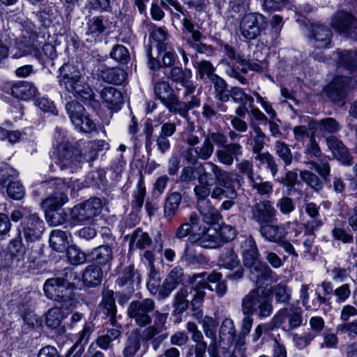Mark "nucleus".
<instances>
[{"label": "nucleus", "mask_w": 357, "mask_h": 357, "mask_svg": "<svg viewBox=\"0 0 357 357\" xmlns=\"http://www.w3.org/2000/svg\"><path fill=\"white\" fill-rule=\"evenodd\" d=\"M47 26H42L37 29L31 22L27 21L22 25L19 45H21L20 48H24L25 54H31L39 61L53 60L57 54Z\"/></svg>", "instance_id": "obj_1"}, {"label": "nucleus", "mask_w": 357, "mask_h": 357, "mask_svg": "<svg viewBox=\"0 0 357 357\" xmlns=\"http://www.w3.org/2000/svg\"><path fill=\"white\" fill-rule=\"evenodd\" d=\"M114 291H102V301L100 304L102 313L108 319L104 324L103 334L98 336L97 344L103 349L112 347V342L119 337L122 333V326L116 319V307L113 296Z\"/></svg>", "instance_id": "obj_2"}, {"label": "nucleus", "mask_w": 357, "mask_h": 357, "mask_svg": "<svg viewBox=\"0 0 357 357\" xmlns=\"http://www.w3.org/2000/svg\"><path fill=\"white\" fill-rule=\"evenodd\" d=\"M59 83L74 97L82 101H89L91 105L98 104L94 100V93L89 84L85 83L79 69L73 65L66 63L60 68Z\"/></svg>", "instance_id": "obj_3"}, {"label": "nucleus", "mask_w": 357, "mask_h": 357, "mask_svg": "<svg viewBox=\"0 0 357 357\" xmlns=\"http://www.w3.org/2000/svg\"><path fill=\"white\" fill-rule=\"evenodd\" d=\"M247 267L250 270V280L255 282L258 288H261L271 277L272 270L259 260V252L255 239L250 236L247 239Z\"/></svg>", "instance_id": "obj_4"}, {"label": "nucleus", "mask_w": 357, "mask_h": 357, "mask_svg": "<svg viewBox=\"0 0 357 357\" xmlns=\"http://www.w3.org/2000/svg\"><path fill=\"white\" fill-rule=\"evenodd\" d=\"M45 296L55 302L56 307L50 309L46 314L47 327L56 328L61 324L63 316L61 309L68 310L75 307L77 299L73 291H45Z\"/></svg>", "instance_id": "obj_5"}, {"label": "nucleus", "mask_w": 357, "mask_h": 357, "mask_svg": "<svg viewBox=\"0 0 357 357\" xmlns=\"http://www.w3.org/2000/svg\"><path fill=\"white\" fill-rule=\"evenodd\" d=\"M206 165L213 173L216 182V185L211 192V198L218 200L224 198L230 199L236 198L237 193L232 188L231 179L228 174L213 162H206Z\"/></svg>", "instance_id": "obj_6"}, {"label": "nucleus", "mask_w": 357, "mask_h": 357, "mask_svg": "<svg viewBox=\"0 0 357 357\" xmlns=\"http://www.w3.org/2000/svg\"><path fill=\"white\" fill-rule=\"evenodd\" d=\"M43 186L47 190H52V192H49L50 195L41 204L45 211L56 210L68 200V197L65 193L68 188L62 179L56 178L50 181L43 182Z\"/></svg>", "instance_id": "obj_7"}, {"label": "nucleus", "mask_w": 357, "mask_h": 357, "mask_svg": "<svg viewBox=\"0 0 357 357\" xmlns=\"http://www.w3.org/2000/svg\"><path fill=\"white\" fill-rule=\"evenodd\" d=\"M102 207L100 199L91 198L71 209L69 221L75 225L84 222L100 213Z\"/></svg>", "instance_id": "obj_8"}, {"label": "nucleus", "mask_w": 357, "mask_h": 357, "mask_svg": "<svg viewBox=\"0 0 357 357\" xmlns=\"http://www.w3.org/2000/svg\"><path fill=\"white\" fill-rule=\"evenodd\" d=\"M155 308L154 301L151 298H146L141 301H132L128 307V317L135 320L137 326L145 327L151 323L152 317L150 314Z\"/></svg>", "instance_id": "obj_9"}, {"label": "nucleus", "mask_w": 357, "mask_h": 357, "mask_svg": "<svg viewBox=\"0 0 357 357\" xmlns=\"http://www.w3.org/2000/svg\"><path fill=\"white\" fill-rule=\"evenodd\" d=\"M75 145V157L78 163L94 161L97 158L98 151L108 149V144L103 140H79Z\"/></svg>", "instance_id": "obj_10"}, {"label": "nucleus", "mask_w": 357, "mask_h": 357, "mask_svg": "<svg viewBox=\"0 0 357 357\" xmlns=\"http://www.w3.org/2000/svg\"><path fill=\"white\" fill-rule=\"evenodd\" d=\"M157 77L158 75L154 73L152 77L154 95L157 99L160 100L161 103L168 111L172 113L178 96L168 82L159 81L157 79Z\"/></svg>", "instance_id": "obj_11"}, {"label": "nucleus", "mask_w": 357, "mask_h": 357, "mask_svg": "<svg viewBox=\"0 0 357 357\" xmlns=\"http://www.w3.org/2000/svg\"><path fill=\"white\" fill-rule=\"evenodd\" d=\"M214 152V145L209 139L204 137L203 142L196 147H188L181 152V157L187 163L195 165L199 160L209 159Z\"/></svg>", "instance_id": "obj_12"}, {"label": "nucleus", "mask_w": 357, "mask_h": 357, "mask_svg": "<svg viewBox=\"0 0 357 357\" xmlns=\"http://www.w3.org/2000/svg\"><path fill=\"white\" fill-rule=\"evenodd\" d=\"M348 84V77H335L327 86V96L334 103L338 105H343L344 104Z\"/></svg>", "instance_id": "obj_13"}, {"label": "nucleus", "mask_w": 357, "mask_h": 357, "mask_svg": "<svg viewBox=\"0 0 357 357\" xmlns=\"http://www.w3.org/2000/svg\"><path fill=\"white\" fill-rule=\"evenodd\" d=\"M225 51L228 58L234 61L233 66L227 70L228 75L243 84L245 75V63L243 55L237 54L234 49L228 45L225 46Z\"/></svg>", "instance_id": "obj_14"}, {"label": "nucleus", "mask_w": 357, "mask_h": 357, "mask_svg": "<svg viewBox=\"0 0 357 357\" xmlns=\"http://www.w3.org/2000/svg\"><path fill=\"white\" fill-rule=\"evenodd\" d=\"M22 228L25 238L33 241L40 238L43 234L44 222L36 213H31L24 218Z\"/></svg>", "instance_id": "obj_15"}, {"label": "nucleus", "mask_w": 357, "mask_h": 357, "mask_svg": "<svg viewBox=\"0 0 357 357\" xmlns=\"http://www.w3.org/2000/svg\"><path fill=\"white\" fill-rule=\"evenodd\" d=\"M189 239L191 243H197L200 247L206 249H215L221 247L216 228H204L201 232L191 234Z\"/></svg>", "instance_id": "obj_16"}, {"label": "nucleus", "mask_w": 357, "mask_h": 357, "mask_svg": "<svg viewBox=\"0 0 357 357\" xmlns=\"http://www.w3.org/2000/svg\"><path fill=\"white\" fill-rule=\"evenodd\" d=\"M301 312L300 307L283 308L274 317V321L277 325L281 326L287 320L290 328H297L302 324Z\"/></svg>", "instance_id": "obj_17"}, {"label": "nucleus", "mask_w": 357, "mask_h": 357, "mask_svg": "<svg viewBox=\"0 0 357 357\" xmlns=\"http://www.w3.org/2000/svg\"><path fill=\"white\" fill-rule=\"evenodd\" d=\"M311 42L318 48L327 47L331 43V31L326 26L321 24H310Z\"/></svg>", "instance_id": "obj_18"}, {"label": "nucleus", "mask_w": 357, "mask_h": 357, "mask_svg": "<svg viewBox=\"0 0 357 357\" xmlns=\"http://www.w3.org/2000/svg\"><path fill=\"white\" fill-rule=\"evenodd\" d=\"M275 214L276 210L273 202L268 200L260 202L252 208V218L260 224L268 223Z\"/></svg>", "instance_id": "obj_19"}, {"label": "nucleus", "mask_w": 357, "mask_h": 357, "mask_svg": "<svg viewBox=\"0 0 357 357\" xmlns=\"http://www.w3.org/2000/svg\"><path fill=\"white\" fill-rule=\"evenodd\" d=\"M265 17L258 13L247 14V39L255 38L266 27Z\"/></svg>", "instance_id": "obj_20"}, {"label": "nucleus", "mask_w": 357, "mask_h": 357, "mask_svg": "<svg viewBox=\"0 0 357 357\" xmlns=\"http://www.w3.org/2000/svg\"><path fill=\"white\" fill-rule=\"evenodd\" d=\"M71 273L67 269L59 272L54 277L46 280L43 284V290H56L66 289L73 290L75 289L74 284L70 282L68 274Z\"/></svg>", "instance_id": "obj_21"}, {"label": "nucleus", "mask_w": 357, "mask_h": 357, "mask_svg": "<svg viewBox=\"0 0 357 357\" xmlns=\"http://www.w3.org/2000/svg\"><path fill=\"white\" fill-rule=\"evenodd\" d=\"M222 274L217 272H213L207 275L206 273L204 272L199 274L194 275L190 280L193 290H204L208 289L213 290V288L209 283H216L220 280Z\"/></svg>", "instance_id": "obj_22"}, {"label": "nucleus", "mask_w": 357, "mask_h": 357, "mask_svg": "<svg viewBox=\"0 0 357 357\" xmlns=\"http://www.w3.org/2000/svg\"><path fill=\"white\" fill-rule=\"evenodd\" d=\"M108 28L107 20L103 16L89 17L86 23V35L96 40Z\"/></svg>", "instance_id": "obj_23"}, {"label": "nucleus", "mask_w": 357, "mask_h": 357, "mask_svg": "<svg viewBox=\"0 0 357 357\" xmlns=\"http://www.w3.org/2000/svg\"><path fill=\"white\" fill-rule=\"evenodd\" d=\"M182 199V194L179 192H170L168 193L163 205L165 218L170 221L176 216L179 211Z\"/></svg>", "instance_id": "obj_24"}, {"label": "nucleus", "mask_w": 357, "mask_h": 357, "mask_svg": "<svg viewBox=\"0 0 357 357\" xmlns=\"http://www.w3.org/2000/svg\"><path fill=\"white\" fill-rule=\"evenodd\" d=\"M90 256L92 261L98 266H109L113 259L112 245H102L91 251Z\"/></svg>", "instance_id": "obj_25"}, {"label": "nucleus", "mask_w": 357, "mask_h": 357, "mask_svg": "<svg viewBox=\"0 0 357 357\" xmlns=\"http://www.w3.org/2000/svg\"><path fill=\"white\" fill-rule=\"evenodd\" d=\"M326 143L333 155L345 165L351 164V157L343 143L334 136L327 138Z\"/></svg>", "instance_id": "obj_26"}, {"label": "nucleus", "mask_w": 357, "mask_h": 357, "mask_svg": "<svg viewBox=\"0 0 357 357\" xmlns=\"http://www.w3.org/2000/svg\"><path fill=\"white\" fill-rule=\"evenodd\" d=\"M38 93L33 83L26 81H18L11 87V94L16 98L26 100L36 97Z\"/></svg>", "instance_id": "obj_27"}, {"label": "nucleus", "mask_w": 357, "mask_h": 357, "mask_svg": "<svg viewBox=\"0 0 357 357\" xmlns=\"http://www.w3.org/2000/svg\"><path fill=\"white\" fill-rule=\"evenodd\" d=\"M331 25L338 31L344 33L351 28L357 27V21L352 15L339 11L333 17Z\"/></svg>", "instance_id": "obj_28"}, {"label": "nucleus", "mask_w": 357, "mask_h": 357, "mask_svg": "<svg viewBox=\"0 0 357 357\" xmlns=\"http://www.w3.org/2000/svg\"><path fill=\"white\" fill-rule=\"evenodd\" d=\"M247 176L249 178L250 185L252 190H255L257 193L264 196H269L273 191V186L271 181H262V178L259 175H255L254 172L249 169V165L247 162Z\"/></svg>", "instance_id": "obj_29"}, {"label": "nucleus", "mask_w": 357, "mask_h": 357, "mask_svg": "<svg viewBox=\"0 0 357 357\" xmlns=\"http://www.w3.org/2000/svg\"><path fill=\"white\" fill-rule=\"evenodd\" d=\"M259 231L266 241L271 243H280L286 236L285 229L278 225H261Z\"/></svg>", "instance_id": "obj_30"}, {"label": "nucleus", "mask_w": 357, "mask_h": 357, "mask_svg": "<svg viewBox=\"0 0 357 357\" xmlns=\"http://www.w3.org/2000/svg\"><path fill=\"white\" fill-rule=\"evenodd\" d=\"M197 209L204 221L208 224H215L221 219L220 212L211 205L210 201L198 202Z\"/></svg>", "instance_id": "obj_31"}, {"label": "nucleus", "mask_w": 357, "mask_h": 357, "mask_svg": "<svg viewBox=\"0 0 357 357\" xmlns=\"http://www.w3.org/2000/svg\"><path fill=\"white\" fill-rule=\"evenodd\" d=\"M200 105L201 100L197 96H191L190 100L187 102L181 101L178 97L172 114H178L180 116L188 121L190 119L189 111L193 108L199 107Z\"/></svg>", "instance_id": "obj_32"}, {"label": "nucleus", "mask_w": 357, "mask_h": 357, "mask_svg": "<svg viewBox=\"0 0 357 357\" xmlns=\"http://www.w3.org/2000/svg\"><path fill=\"white\" fill-rule=\"evenodd\" d=\"M58 149V160L61 169L71 167L77 162L75 157V145L60 144Z\"/></svg>", "instance_id": "obj_33"}, {"label": "nucleus", "mask_w": 357, "mask_h": 357, "mask_svg": "<svg viewBox=\"0 0 357 357\" xmlns=\"http://www.w3.org/2000/svg\"><path fill=\"white\" fill-rule=\"evenodd\" d=\"M102 79L111 84L120 85L123 84L126 79V72L121 68L103 67L100 70Z\"/></svg>", "instance_id": "obj_34"}, {"label": "nucleus", "mask_w": 357, "mask_h": 357, "mask_svg": "<svg viewBox=\"0 0 357 357\" xmlns=\"http://www.w3.org/2000/svg\"><path fill=\"white\" fill-rule=\"evenodd\" d=\"M141 348V336L139 330H132L128 335L123 350V357H134Z\"/></svg>", "instance_id": "obj_35"}, {"label": "nucleus", "mask_w": 357, "mask_h": 357, "mask_svg": "<svg viewBox=\"0 0 357 357\" xmlns=\"http://www.w3.org/2000/svg\"><path fill=\"white\" fill-rule=\"evenodd\" d=\"M102 279V271L100 267L92 264L86 266L83 274L82 280L88 287H96L99 285Z\"/></svg>", "instance_id": "obj_36"}, {"label": "nucleus", "mask_w": 357, "mask_h": 357, "mask_svg": "<svg viewBox=\"0 0 357 357\" xmlns=\"http://www.w3.org/2000/svg\"><path fill=\"white\" fill-rule=\"evenodd\" d=\"M168 5L173 6L176 10L182 13L181 5L174 0H165V1L162 0H153L151 8V15L152 18L155 20H162L165 15L162 8L166 9L168 7Z\"/></svg>", "instance_id": "obj_37"}, {"label": "nucleus", "mask_w": 357, "mask_h": 357, "mask_svg": "<svg viewBox=\"0 0 357 357\" xmlns=\"http://www.w3.org/2000/svg\"><path fill=\"white\" fill-rule=\"evenodd\" d=\"M181 260L186 262L189 266H205L208 264V259L202 252L195 249L190 248L188 245L185 248Z\"/></svg>", "instance_id": "obj_38"}, {"label": "nucleus", "mask_w": 357, "mask_h": 357, "mask_svg": "<svg viewBox=\"0 0 357 357\" xmlns=\"http://www.w3.org/2000/svg\"><path fill=\"white\" fill-rule=\"evenodd\" d=\"M139 280L135 277L132 270L128 267L123 271V275L116 280L119 288H124L128 290H135L139 288Z\"/></svg>", "instance_id": "obj_39"}, {"label": "nucleus", "mask_w": 357, "mask_h": 357, "mask_svg": "<svg viewBox=\"0 0 357 357\" xmlns=\"http://www.w3.org/2000/svg\"><path fill=\"white\" fill-rule=\"evenodd\" d=\"M103 101L107 104L108 107H118L123 102V96L119 90L113 86L105 87L100 92Z\"/></svg>", "instance_id": "obj_40"}, {"label": "nucleus", "mask_w": 357, "mask_h": 357, "mask_svg": "<svg viewBox=\"0 0 357 357\" xmlns=\"http://www.w3.org/2000/svg\"><path fill=\"white\" fill-rule=\"evenodd\" d=\"M50 245L56 252H63L68 247V236L65 231L54 229L50 235Z\"/></svg>", "instance_id": "obj_41"}, {"label": "nucleus", "mask_w": 357, "mask_h": 357, "mask_svg": "<svg viewBox=\"0 0 357 357\" xmlns=\"http://www.w3.org/2000/svg\"><path fill=\"white\" fill-rule=\"evenodd\" d=\"M242 147L237 144H231L225 146L222 150H218L216 152L217 157L219 161L226 165L232 164L234 158L233 155H236L241 153Z\"/></svg>", "instance_id": "obj_42"}, {"label": "nucleus", "mask_w": 357, "mask_h": 357, "mask_svg": "<svg viewBox=\"0 0 357 357\" xmlns=\"http://www.w3.org/2000/svg\"><path fill=\"white\" fill-rule=\"evenodd\" d=\"M218 264L220 267L233 270L239 266L240 261L234 250L228 248L225 250L219 257Z\"/></svg>", "instance_id": "obj_43"}, {"label": "nucleus", "mask_w": 357, "mask_h": 357, "mask_svg": "<svg viewBox=\"0 0 357 357\" xmlns=\"http://www.w3.org/2000/svg\"><path fill=\"white\" fill-rule=\"evenodd\" d=\"M152 40L151 41L150 49L155 48L158 54H162L167 50L166 40L167 33L162 28L155 29L151 34Z\"/></svg>", "instance_id": "obj_44"}, {"label": "nucleus", "mask_w": 357, "mask_h": 357, "mask_svg": "<svg viewBox=\"0 0 357 357\" xmlns=\"http://www.w3.org/2000/svg\"><path fill=\"white\" fill-rule=\"evenodd\" d=\"M183 269L181 266L174 267L167 275L165 282V290H174L183 282Z\"/></svg>", "instance_id": "obj_45"}, {"label": "nucleus", "mask_w": 357, "mask_h": 357, "mask_svg": "<svg viewBox=\"0 0 357 357\" xmlns=\"http://www.w3.org/2000/svg\"><path fill=\"white\" fill-rule=\"evenodd\" d=\"M152 243V239L146 232H144L142 229H136L130 236V246L144 249L146 246H149Z\"/></svg>", "instance_id": "obj_46"}, {"label": "nucleus", "mask_w": 357, "mask_h": 357, "mask_svg": "<svg viewBox=\"0 0 357 357\" xmlns=\"http://www.w3.org/2000/svg\"><path fill=\"white\" fill-rule=\"evenodd\" d=\"M66 109L73 125H82L80 119L84 116L85 108L77 101H69L66 105Z\"/></svg>", "instance_id": "obj_47"}, {"label": "nucleus", "mask_w": 357, "mask_h": 357, "mask_svg": "<svg viewBox=\"0 0 357 357\" xmlns=\"http://www.w3.org/2000/svg\"><path fill=\"white\" fill-rule=\"evenodd\" d=\"M211 83L214 85L216 98L221 102H227L229 100V93L227 90L228 85L225 79L218 76H213Z\"/></svg>", "instance_id": "obj_48"}, {"label": "nucleus", "mask_w": 357, "mask_h": 357, "mask_svg": "<svg viewBox=\"0 0 357 357\" xmlns=\"http://www.w3.org/2000/svg\"><path fill=\"white\" fill-rule=\"evenodd\" d=\"M238 105L236 109V114L239 116H243L245 112V93L244 90L239 87H233L229 93V98Z\"/></svg>", "instance_id": "obj_49"}, {"label": "nucleus", "mask_w": 357, "mask_h": 357, "mask_svg": "<svg viewBox=\"0 0 357 357\" xmlns=\"http://www.w3.org/2000/svg\"><path fill=\"white\" fill-rule=\"evenodd\" d=\"M219 337L220 341H227V344H232L235 341V329L231 319H226L222 321L220 329Z\"/></svg>", "instance_id": "obj_50"}, {"label": "nucleus", "mask_w": 357, "mask_h": 357, "mask_svg": "<svg viewBox=\"0 0 357 357\" xmlns=\"http://www.w3.org/2000/svg\"><path fill=\"white\" fill-rule=\"evenodd\" d=\"M317 128V122L315 121H310L307 127L305 126H295L293 129L295 139L298 142H303L305 138L310 139L312 132L314 133Z\"/></svg>", "instance_id": "obj_51"}, {"label": "nucleus", "mask_w": 357, "mask_h": 357, "mask_svg": "<svg viewBox=\"0 0 357 357\" xmlns=\"http://www.w3.org/2000/svg\"><path fill=\"white\" fill-rule=\"evenodd\" d=\"M167 77L172 82L182 84L187 79L192 77V70L188 68L184 70L180 67L175 66L170 69L169 73L166 74Z\"/></svg>", "instance_id": "obj_52"}, {"label": "nucleus", "mask_w": 357, "mask_h": 357, "mask_svg": "<svg viewBox=\"0 0 357 357\" xmlns=\"http://www.w3.org/2000/svg\"><path fill=\"white\" fill-rule=\"evenodd\" d=\"M275 154L284 162L286 166L291 164L293 156L289 146L284 142L276 141L274 145Z\"/></svg>", "instance_id": "obj_53"}, {"label": "nucleus", "mask_w": 357, "mask_h": 357, "mask_svg": "<svg viewBox=\"0 0 357 357\" xmlns=\"http://www.w3.org/2000/svg\"><path fill=\"white\" fill-rule=\"evenodd\" d=\"M195 67L197 70V76L201 80L203 79L205 76H206L209 80H211L212 78H213V76L217 75L214 73L215 67L208 61L202 60L200 61H196Z\"/></svg>", "instance_id": "obj_54"}, {"label": "nucleus", "mask_w": 357, "mask_h": 357, "mask_svg": "<svg viewBox=\"0 0 357 357\" xmlns=\"http://www.w3.org/2000/svg\"><path fill=\"white\" fill-rule=\"evenodd\" d=\"M110 57L121 64H127L130 60V54L128 50L122 45H115L111 52Z\"/></svg>", "instance_id": "obj_55"}, {"label": "nucleus", "mask_w": 357, "mask_h": 357, "mask_svg": "<svg viewBox=\"0 0 357 357\" xmlns=\"http://www.w3.org/2000/svg\"><path fill=\"white\" fill-rule=\"evenodd\" d=\"M340 66H344L349 71L357 70V52H341L339 56Z\"/></svg>", "instance_id": "obj_56"}, {"label": "nucleus", "mask_w": 357, "mask_h": 357, "mask_svg": "<svg viewBox=\"0 0 357 357\" xmlns=\"http://www.w3.org/2000/svg\"><path fill=\"white\" fill-rule=\"evenodd\" d=\"M301 178L311 188L318 192L323 188V183L319 178L312 172L308 170L301 171Z\"/></svg>", "instance_id": "obj_57"}, {"label": "nucleus", "mask_w": 357, "mask_h": 357, "mask_svg": "<svg viewBox=\"0 0 357 357\" xmlns=\"http://www.w3.org/2000/svg\"><path fill=\"white\" fill-rule=\"evenodd\" d=\"M145 194L146 188L144 185V181L142 178H141L137 183V189L133 192V200L131 203L132 208L139 210L142 207Z\"/></svg>", "instance_id": "obj_58"}, {"label": "nucleus", "mask_w": 357, "mask_h": 357, "mask_svg": "<svg viewBox=\"0 0 357 357\" xmlns=\"http://www.w3.org/2000/svg\"><path fill=\"white\" fill-rule=\"evenodd\" d=\"M255 160H259L261 165H266L268 169H270L273 177L275 176L278 172V165L274 157L268 152L258 153L254 157Z\"/></svg>", "instance_id": "obj_59"}, {"label": "nucleus", "mask_w": 357, "mask_h": 357, "mask_svg": "<svg viewBox=\"0 0 357 357\" xmlns=\"http://www.w3.org/2000/svg\"><path fill=\"white\" fill-rule=\"evenodd\" d=\"M8 196L16 200L22 199L25 195V190L20 181H10L6 185Z\"/></svg>", "instance_id": "obj_60"}, {"label": "nucleus", "mask_w": 357, "mask_h": 357, "mask_svg": "<svg viewBox=\"0 0 357 357\" xmlns=\"http://www.w3.org/2000/svg\"><path fill=\"white\" fill-rule=\"evenodd\" d=\"M67 257L69 261L73 265L82 264L86 260V254L74 245L67 248Z\"/></svg>", "instance_id": "obj_61"}, {"label": "nucleus", "mask_w": 357, "mask_h": 357, "mask_svg": "<svg viewBox=\"0 0 357 357\" xmlns=\"http://www.w3.org/2000/svg\"><path fill=\"white\" fill-rule=\"evenodd\" d=\"M217 234L220 241L221 246L234 239L236 235V229L229 225H222L217 229Z\"/></svg>", "instance_id": "obj_62"}, {"label": "nucleus", "mask_w": 357, "mask_h": 357, "mask_svg": "<svg viewBox=\"0 0 357 357\" xmlns=\"http://www.w3.org/2000/svg\"><path fill=\"white\" fill-rule=\"evenodd\" d=\"M250 126L253 129L254 133V144L252 146V151L255 154L261 153L264 146V134L262 132L260 128L256 126L252 121L250 122Z\"/></svg>", "instance_id": "obj_63"}, {"label": "nucleus", "mask_w": 357, "mask_h": 357, "mask_svg": "<svg viewBox=\"0 0 357 357\" xmlns=\"http://www.w3.org/2000/svg\"><path fill=\"white\" fill-rule=\"evenodd\" d=\"M8 250L10 255L16 258L17 261L23 259L26 252L25 248L20 239L11 241L8 246Z\"/></svg>", "instance_id": "obj_64"}]
</instances>
